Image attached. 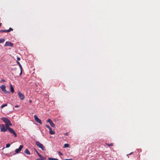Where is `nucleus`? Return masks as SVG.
Listing matches in <instances>:
<instances>
[{"mask_svg":"<svg viewBox=\"0 0 160 160\" xmlns=\"http://www.w3.org/2000/svg\"><path fill=\"white\" fill-rule=\"evenodd\" d=\"M7 128L8 129V131L12 133L15 137H17V135L16 133L12 128L9 127H8Z\"/></svg>","mask_w":160,"mask_h":160,"instance_id":"5","label":"nucleus"},{"mask_svg":"<svg viewBox=\"0 0 160 160\" xmlns=\"http://www.w3.org/2000/svg\"><path fill=\"white\" fill-rule=\"evenodd\" d=\"M47 122H48L49 123L50 125L52 127V128H55V125L54 124V123L52 121V120L50 119H48V120Z\"/></svg>","mask_w":160,"mask_h":160,"instance_id":"9","label":"nucleus"},{"mask_svg":"<svg viewBox=\"0 0 160 160\" xmlns=\"http://www.w3.org/2000/svg\"><path fill=\"white\" fill-rule=\"evenodd\" d=\"M7 128L8 129V131L12 133L15 137H17V135L16 133L12 128L9 127H8Z\"/></svg>","mask_w":160,"mask_h":160,"instance_id":"4","label":"nucleus"},{"mask_svg":"<svg viewBox=\"0 0 160 160\" xmlns=\"http://www.w3.org/2000/svg\"><path fill=\"white\" fill-rule=\"evenodd\" d=\"M69 145L68 144L66 143L64 145V147L66 148H68L69 147Z\"/></svg>","mask_w":160,"mask_h":160,"instance_id":"23","label":"nucleus"},{"mask_svg":"<svg viewBox=\"0 0 160 160\" xmlns=\"http://www.w3.org/2000/svg\"><path fill=\"white\" fill-rule=\"evenodd\" d=\"M23 145H20V146L19 147V148L16 149V150H15L16 153H19V152L21 151V150H22V149L23 148Z\"/></svg>","mask_w":160,"mask_h":160,"instance_id":"7","label":"nucleus"},{"mask_svg":"<svg viewBox=\"0 0 160 160\" xmlns=\"http://www.w3.org/2000/svg\"><path fill=\"white\" fill-rule=\"evenodd\" d=\"M17 59L18 60V61H19V60H20V58L19 57H17Z\"/></svg>","mask_w":160,"mask_h":160,"instance_id":"31","label":"nucleus"},{"mask_svg":"<svg viewBox=\"0 0 160 160\" xmlns=\"http://www.w3.org/2000/svg\"><path fill=\"white\" fill-rule=\"evenodd\" d=\"M30 102H32L31 101V100H30Z\"/></svg>","mask_w":160,"mask_h":160,"instance_id":"37","label":"nucleus"},{"mask_svg":"<svg viewBox=\"0 0 160 160\" xmlns=\"http://www.w3.org/2000/svg\"><path fill=\"white\" fill-rule=\"evenodd\" d=\"M10 88L11 92L12 93H13L14 91V89L11 84L10 85Z\"/></svg>","mask_w":160,"mask_h":160,"instance_id":"14","label":"nucleus"},{"mask_svg":"<svg viewBox=\"0 0 160 160\" xmlns=\"http://www.w3.org/2000/svg\"><path fill=\"white\" fill-rule=\"evenodd\" d=\"M13 30V29L12 28H10L9 29L7 30L8 32H9L11 31H12Z\"/></svg>","mask_w":160,"mask_h":160,"instance_id":"21","label":"nucleus"},{"mask_svg":"<svg viewBox=\"0 0 160 160\" xmlns=\"http://www.w3.org/2000/svg\"><path fill=\"white\" fill-rule=\"evenodd\" d=\"M64 160H72V159H65Z\"/></svg>","mask_w":160,"mask_h":160,"instance_id":"35","label":"nucleus"},{"mask_svg":"<svg viewBox=\"0 0 160 160\" xmlns=\"http://www.w3.org/2000/svg\"><path fill=\"white\" fill-rule=\"evenodd\" d=\"M18 95L22 100H23L25 98L24 95L20 92H18Z\"/></svg>","mask_w":160,"mask_h":160,"instance_id":"8","label":"nucleus"},{"mask_svg":"<svg viewBox=\"0 0 160 160\" xmlns=\"http://www.w3.org/2000/svg\"><path fill=\"white\" fill-rule=\"evenodd\" d=\"M10 146V144L9 143L7 144L6 145V148H8Z\"/></svg>","mask_w":160,"mask_h":160,"instance_id":"24","label":"nucleus"},{"mask_svg":"<svg viewBox=\"0 0 160 160\" xmlns=\"http://www.w3.org/2000/svg\"><path fill=\"white\" fill-rule=\"evenodd\" d=\"M64 135L66 136H68V133L66 132L64 134Z\"/></svg>","mask_w":160,"mask_h":160,"instance_id":"26","label":"nucleus"},{"mask_svg":"<svg viewBox=\"0 0 160 160\" xmlns=\"http://www.w3.org/2000/svg\"><path fill=\"white\" fill-rule=\"evenodd\" d=\"M17 63L18 64V65L19 66L20 68V69H22V65H21L20 63L18 61H17Z\"/></svg>","mask_w":160,"mask_h":160,"instance_id":"16","label":"nucleus"},{"mask_svg":"<svg viewBox=\"0 0 160 160\" xmlns=\"http://www.w3.org/2000/svg\"><path fill=\"white\" fill-rule=\"evenodd\" d=\"M5 41L4 39L1 38L0 39V43H3Z\"/></svg>","mask_w":160,"mask_h":160,"instance_id":"18","label":"nucleus"},{"mask_svg":"<svg viewBox=\"0 0 160 160\" xmlns=\"http://www.w3.org/2000/svg\"><path fill=\"white\" fill-rule=\"evenodd\" d=\"M13 44L9 42H6L5 43V44L4 45V47H7V46H10V47H12L13 46Z\"/></svg>","mask_w":160,"mask_h":160,"instance_id":"11","label":"nucleus"},{"mask_svg":"<svg viewBox=\"0 0 160 160\" xmlns=\"http://www.w3.org/2000/svg\"><path fill=\"white\" fill-rule=\"evenodd\" d=\"M36 145L39 148H41L43 151L45 150V148L44 146L39 142L36 141L35 142Z\"/></svg>","mask_w":160,"mask_h":160,"instance_id":"2","label":"nucleus"},{"mask_svg":"<svg viewBox=\"0 0 160 160\" xmlns=\"http://www.w3.org/2000/svg\"><path fill=\"white\" fill-rule=\"evenodd\" d=\"M49 160H59L58 159L56 158H48Z\"/></svg>","mask_w":160,"mask_h":160,"instance_id":"15","label":"nucleus"},{"mask_svg":"<svg viewBox=\"0 0 160 160\" xmlns=\"http://www.w3.org/2000/svg\"><path fill=\"white\" fill-rule=\"evenodd\" d=\"M49 130V133L50 134L52 135V134H55V132L52 131V129L51 128Z\"/></svg>","mask_w":160,"mask_h":160,"instance_id":"13","label":"nucleus"},{"mask_svg":"<svg viewBox=\"0 0 160 160\" xmlns=\"http://www.w3.org/2000/svg\"><path fill=\"white\" fill-rule=\"evenodd\" d=\"M40 158H41V159H42V158H43V160H46L45 158L44 157H43L42 156V157Z\"/></svg>","mask_w":160,"mask_h":160,"instance_id":"29","label":"nucleus"},{"mask_svg":"<svg viewBox=\"0 0 160 160\" xmlns=\"http://www.w3.org/2000/svg\"><path fill=\"white\" fill-rule=\"evenodd\" d=\"M24 152L27 155H29L31 154V153L28 149H26L24 151Z\"/></svg>","mask_w":160,"mask_h":160,"instance_id":"12","label":"nucleus"},{"mask_svg":"<svg viewBox=\"0 0 160 160\" xmlns=\"http://www.w3.org/2000/svg\"><path fill=\"white\" fill-rule=\"evenodd\" d=\"M34 118L35 121L40 124H42L41 120L39 119L36 115H34Z\"/></svg>","mask_w":160,"mask_h":160,"instance_id":"6","label":"nucleus"},{"mask_svg":"<svg viewBox=\"0 0 160 160\" xmlns=\"http://www.w3.org/2000/svg\"><path fill=\"white\" fill-rule=\"evenodd\" d=\"M6 86L5 85H2L1 88L2 91L5 93H8V91L6 89Z\"/></svg>","mask_w":160,"mask_h":160,"instance_id":"10","label":"nucleus"},{"mask_svg":"<svg viewBox=\"0 0 160 160\" xmlns=\"http://www.w3.org/2000/svg\"><path fill=\"white\" fill-rule=\"evenodd\" d=\"M19 106L18 105H16V106H15V108H18V107H19Z\"/></svg>","mask_w":160,"mask_h":160,"instance_id":"34","label":"nucleus"},{"mask_svg":"<svg viewBox=\"0 0 160 160\" xmlns=\"http://www.w3.org/2000/svg\"><path fill=\"white\" fill-rule=\"evenodd\" d=\"M133 153V152H132L130 153L129 154H128L127 155V156H128V155H132V154Z\"/></svg>","mask_w":160,"mask_h":160,"instance_id":"30","label":"nucleus"},{"mask_svg":"<svg viewBox=\"0 0 160 160\" xmlns=\"http://www.w3.org/2000/svg\"><path fill=\"white\" fill-rule=\"evenodd\" d=\"M7 105H8L7 104H3L1 106V108H3L4 107L7 106Z\"/></svg>","mask_w":160,"mask_h":160,"instance_id":"22","label":"nucleus"},{"mask_svg":"<svg viewBox=\"0 0 160 160\" xmlns=\"http://www.w3.org/2000/svg\"><path fill=\"white\" fill-rule=\"evenodd\" d=\"M20 70H21V72L20 73V75H21L22 73V69H20Z\"/></svg>","mask_w":160,"mask_h":160,"instance_id":"27","label":"nucleus"},{"mask_svg":"<svg viewBox=\"0 0 160 160\" xmlns=\"http://www.w3.org/2000/svg\"><path fill=\"white\" fill-rule=\"evenodd\" d=\"M43 158H42V159H41V158H38V159H36V160H43Z\"/></svg>","mask_w":160,"mask_h":160,"instance_id":"28","label":"nucleus"},{"mask_svg":"<svg viewBox=\"0 0 160 160\" xmlns=\"http://www.w3.org/2000/svg\"><path fill=\"white\" fill-rule=\"evenodd\" d=\"M58 153L60 155H62V154L61 152H58Z\"/></svg>","mask_w":160,"mask_h":160,"instance_id":"33","label":"nucleus"},{"mask_svg":"<svg viewBox=\"0 0 160 160\" xmlns=\"http://www.w3.org/2000/svg\"><path fill=\"white\" fill-rule=\"evenodd\" d=\"M0 129L1 131L2 132H5L8 130L6 127H5L3 124H0Z\"/></svg>","mask_w":160,"mask_h":160,"instance_id":"3","label":"nucleus"},{"mask_svg":"<svg viewBox=\"0 0 160 160\" xmlns=\"http://www.w3.org/2000/svg\"><path fill=\"white\" fill-rule=\"evenodd\" d=\"M5 82V81L4 79H2L0 81L1 82Z\"/></svg>","mask_w":160,"mask_h":160,"instance_id":"32","label":"nucleus"},{"mask_svg":"<svg viewBox=\"0 0 160 160\" xmlns=\"http://www.w3.org/2000/svg\"><path fill=\"white\" fill-rule=\"evenodd\" d=\"M1 119L5 123V126L7 128L9 127V126L12 125L10 121L7 118H1Z\"/></svg>","mask_w":160,"mask_h":160,"instance_id":"1","label":"nucleus"},{"mask_svg":"<svg viewBox=\"0 0 160 160\" xmlns=\"http://www.w3.org/2000/svg\"><path fill=\"white\" fill-rule=\"evenodd\" d=\"M2 25V23H0V27Z\"/></svg>","mask_w":160,"mask_h":160,"instance_id":"36","label":"nucleus"},{"mask_svg":"<svg viewBox=\"0 0 160 160\" xmlns=\"http://www.w3.org/2000/svg\"><path fill=\"white\" fill-rule=\"evenodd\" d=\"M106 144L108 147H110L113 146V144L112 143H111L110 144H108L106 143Z\"/></svg>","mask_w":160,"mask_h":160,"instance_id":"20","label":"nucleus"},{"mask_svg":"<svg viewBox=\"0 0 160 160\" xmlns=\"http://www.w3.org/2000/svg\"><path fill=\"white\" fill-rule=\"evenodd\" d=\"M0 32H7V30H0Z\"/></svg>","mask_w":160,"mask_h":160,"instance_id":"17","label":"nucleus"},{"mask_svg":"<svg viewBox=\"0 0 160 160\" xmlns=\"http://www.w3.org/2000/svg\"><path fill=\"white\" fill-rule=\"evenodd\" d=\"M46 127L48 128L49 129L51 128L49 125H46Z\"/></svg>","mask_w":160,"mask_h":160,"instance_id":"25","label":"nucleus"},{"mask_svg":"<svg viewBox=\"0 0 160 160\" xmlns=\"http://www.w3.org/2000/svg\"><path fill=\"white\" fill-rule=\"evenodd\" d=\"M35 151H36L37 154L38 155V156L40 158H42V156L39 154V153L36 150H35Z\"/></svg>","mask_w":160,"mask_h":160,"instance_id":"19","label":"nucleus"}]
</instances>
